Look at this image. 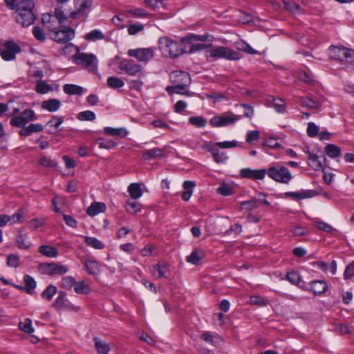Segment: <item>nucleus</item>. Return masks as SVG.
Wrapping results in <instances>:
<instances>
[{
  "label": "nucleus",
  "mask_w": 354,
  "mask_h": 354,
  "mask_svg": "<svg viewBox=\"0 0 354 354\" xmlns=\"http://www.w3.org/2000/svg\"><path fill=\"white\" fill-rule=\"evenodd\" d=\"M35 3L32 0H22L17 3L16 10V21L23 26H29L35 20V16L32 12Z\"/></svg>",
  "instance_id": "nucleus-1"
},
{
  "label": "nucleus",
  "mask_w": 354,
  "mask_h": 354,
  "mask_svg": "<svg viewBox=\"0 0 354 354\" xmlns=\"http://www.w3.org/2000/svg\"><path fill=\"white\" fill-rule=\"evenodd\" d=\"M66 17L61 7L55 9V14L46 13L42 15L41 21L43 25L48 30L50 35L62 27L65 24Z\"/></svg>",
  "instance_id": "nucleus-2"
},
{
  "label": "nucleus",
  "mask_w": 354,
  "mask_h": 354,
  "mask_svg": "<svg viewBox=\"0 0 354 354\" xmlns=\"http://www.w3.org/2000/svg\"><path fill=\"white\" fill-rule=\"evenodd\" d=\"M158 45L160 51L165 57L174 58L183 53V50L178 41L168 37H160L158 40Z\"/></svg>",
  "instance_id": "nucleus-3"
},
{
  "label": "nucleus",
  "mask_w": 354,
  "mask_h": 354,
  "mask_svg": "<svg viewBox=\"0 0 354 354\" xmlns=\"http://www.w3.org/2000/svg\"><path fill=\"white\" fill-rule=\"evenodd\" d=\"M207 57L214 59H225L228 60H238L241 58L239 53L225 46H218L211 48L206 51Z\"/></svg>",
  "instance_id": "nucleus-4"
},
{
  "label": "nucleus",
  "mask_w": 354,
  "mask_h": 354,
  "mask_svg": "<svg viewBox=\"0 0 354 354\" xmlns=\"http://www.w3.org/2000/svg\"><path fill=\"white\" fill-rule=\"evenodd\" d=\"M266 174L272 180L285 184L288 183L292 178L288 169L279 165L270 167L266 171Z\"/></svg>",
  "instance_id": "nucleus-5"
},
{
  "label": "nucleus",
  "mask_w": 354,
  "mask_h": 354,
  "mask_svg": "<svg viewBox=\"0 0 354 354\" xmlns=\"http://www.w3.org/2000/svg\"><path fill=\"white\" fill-rule=\"evenodd\" d=\"M36 120H37V117L35 111L32 109H27L17 116L10 118V124L14 127L21 128L26 126L29 122Z\"/></svg>",
  "instance_id": "nucleus-6"
},
{
  "label": "nucleus",
  "mask_w": 354,
  "mask_h": 354,
  "mask_svg": "<svg viewBox=\"0 0 354 354\" xmlns=\"http://www.w3.org/2000/svg\"><path fill=\"white\" fill-rule=\"evenodd\" d=\"M75 10L71 12L69 17L77 19L85 17L92 6V0H74Z\"/></svg>",
  "instance_id": "nucleus-7"
},
{
  "label": "nucleus",
  "mask_w": 354,
  "mask_h": 354,
  "mask_svg": "<svg viewBox=\"0 0 354 354\" xmlns=\"http://www.w3.org/2000/svg\"><path fill=\"white\" fill-rule=\"evenodd\" d=\"M329 55L335 60L348 61L354 57V50L345 46H331L329 48Z\"/></svg>",
  "instance_id": "nucleus-8"
},
{
  "label": "nucleus",
  "mask_w": 354,
  "mask_h": 354,
  "mask_svg": "<svg viewBox=\"0 0 354 354\" xmlns=\"http://www.w3.org/2000/svg\"><path fill=\"white\" fill-rule=\"evenodd\" d=\"M39 270L41 273L48 275L64 274L66 273L68 268L66 266L59 263L51 262L44 263L39 265Z\"/></svg>",
  "instance_id": "nucleus-9"
},
{
  "label": "nucleus",
  "mask_w": 354,
  "mask_h": 354,
  "mask_svg": "<svg viewBox=\"0 0 354 354\" xmlns=\"http://www.w3.org/2000/svg\"><path fill=\"white\" fill-rule=\"evenodd\" d=\"M128 55L137 59L140 62L147 64L154 56V49L153 48H139L136 49H129Z\"/></svg>",
  "instance_id": "nucleus-10"
},
{
  "label": "nucleus",
  "mask_w": 354,
  "mask_h": 354,
  "mask_svg": "<svg viewBox=\"0 0 354 354\" xmlns=\"http://www.w3.org/2000/svg\"><path fill=\"white\" fill-rule=\"evenodd\" d=\"M241 116L236 115L232 113L222 114L212 117L209 120V124L214 127H220L232 124L239 120Z\"/></svg>",
  "instance_id": "nucleus-11"
},
{
  "label": "nucleus",
  "mask_w": 354,
  "mask_h": 354,
  "mask_svg": "<svg viewBox=\"0 0 354 354\" xmlns=\"http://www.w3.org/2000/svg\"><path fill=\"white\" fill-rule=\"evenodd\" d=\"M75 62L78 65H83L90 71L97 69V58L93 54L77 53L75 57Z\"/></svg>",
  "instance_id": "nucleus-12"
},
{
  "label": "nucleus",
  "mask_w": 354,
  "mask_h": 354,
  "mask_svg": "<svg viewBox=\"0 0 354 354\" xmlns=\"http://www.w3.org/2000/svg\"><path fill=\"white\" fill-rule=\"evenodd\" d=\"M21 51L20 47L13 41H7L1 50V56L5 61H11L15 59L16 54Z\"/></svg>",
  "instance_id": "nucleus-13"
},
{
  "label": "nucleus",
  "mask_w": 354,
  "mask_h": 354,
  "mask_svg": "<svg viewBox=\"0 0 354 354\" xmlns=\"http://www.w3.org/2000/svg\"><path fill=\"white\" fill-rule=\"evenodd\" d=\"M75 36L74 30L71 28L59 30V28L50 34L51 38L59 44H66Z\"/></svg>",
  "instance_id": "nucleus-14"
},
{
  "label": "nucleus",
  "mask_w": 354,
  "mask_h": 354,
  "mask_svg": "<svg viewBox=\"0 0 354 354\" xmlns=\"http://www.w3.org/2000/svg\"><path fill=\"white\" fill-rule=\"evenodd\" d=\"M239 173L242 178H250L253 180H262L264 178L266 174V170L244 168L241 169Z\"/></svg>",
  "instance_id": "nucleus-15"
},
{
  "label": "nucleus",
  "mask_w": 354,
  "mask_h": 354,
  "mask_svg": "<svg viewBox=\"0 0 354 354\" xmlns=\"http://www.w3.org/2000/svg\"><path fill=\"white\" fill-rule=\"evenodd\" d=\"M121 70L132 76L141 77L144 75L142 67L140 64L134 63H121L119 66Z\"/></svg>",
  "instance_id": "nucleus-16"
},
{
  "label": "nucleus",
  "mask_w": 354,
  "mask_h": 354,
  "mask_svg": "<svg viewBox=\"0 0 354 354\" xmlns=\"http://www.w3.org/2000/svg\"><path fill=\"white\" fill-rule=\"evenodd\" d=\"M171 81L176 84H190L191 77L188 73L176 71L169 75Z\"/></svg>",
  "instance_id": "nucleus-17"
},
{
  "label": "nucleus",
  "mask_w": 354,
  "mask_h": 354,
  "mask_svg": "<svg viewBox=\"0 0 354 354\" xmlns=\"http://www.w3.org/2000/svg\"><path fill=\"white\" fill-rule=\"evenodd\" d=\"M16 243L19 249H28L31 246V242L28 239V235L23 228H20L16 236Z\"/></svg>",
  "instance_id": "nucleus-18"
},
{
  "label": "nucleus",
  "mask_w": 354,
  "mask_h": 354,
  "mask_svg": "<svg viewBox=\"0 0 354 354\" xmlns=\"http://www.w3.org/2000/svg\"><path fill=\"white\" fill-rule=\"evenodd\" d=\"M201 338L207 344L215 347H219L223 344V339L220 336L208 331L204 332L201 335Z\"/></svg>",
  "instance_id": "nucleus-19"
},
{
  "label": "nucleus",
  "mask_w": 354,
  "mask_h": 354,
  "mask_svg": "<svg viewBox=\"0 0 354 354\" xmlns=\"http://www.w3.org/2000/svg\"><path fill=\"white\" fill-rule=\"evenodd\" d=\"M169 265L165 262H159L153 266L151 270V274L156 278L167 277V273L169 272Z\"/></svg>",
  "instance_id": "nucleus-20"
},
{
  "label": "nucleus",
  "mask_w": 354,
  "mask_h": 354,
  "mask_svg": "<svg viewBox=\"0 0 354 354\" xmlns=\"http://www.w3.org/2000/svg\"><path fill=\"white\" fill-rule=\"evenodd\" d=\"M297 102L299 103L303 107L313 109L319 108L323 104V100H315L308 97H299Z\"/></svg>",
  "instance_id": "nucleus-21"
},
{
  "label": "nucleus",
  "mask_w": 354,
  "mask_h": 354,
  "mask_svg": "<svg viewBox=\"0 0 354 354\" xmlns=\"http://www.w3.org/2000/svg\"><path fill=\"white\" fill-rule=\"evenodd\" d=\"M308 153V165L315 171L323 169L324 164L321 159L322 158L324 160H325L326 158L324 156L322 157H319L311 152H309Z\"/></svg>",
  "instance_id": "nucleus-22"
},
{
  "label": "nucleus",
  "mask_w": 354,
  "mask_h": 354,
  "mask_svg": "<svg viewBox=\"0 0 354 354\" xmlns=\"http://www.w3.org/2000/svg\"><path fill=\"white\" fill-rule=\"evenodd\" d=\"M19 134L21 136L26 137L31 135L32 133L41 132L43 131V126L41 124H30L28 126L21 127Z\"/></svg>",
  "instance_id": "nucleus-23"
},
{
  "label": "nucleus",
  "mask_w": 354,
  "mask_h": 354,
  "mask_svg": "<svg viewBox=\"0 0 354 354\" xmlns=\"http://www.w3.org/2000/svg\"><path fill=\"white\" fill-rule=\"evenodd\" d=\"M53 306L58 310L69 308V301L66 299V294L64 292L60 291Z\"/></svg>",
  "instance_id": "nucleus-24"
},
{
  "label": "nucleus",
  "mask_w": 354,
  "mask_h": 354,
  "mask_svg": "<svg viewBox=\"0 0 354 354\" xmlns=\"http://www.w3.org/2000/svg\"><path fill=\"white\" fill-rule=\"evenodd\" d=\"M41 106L49 112H55L59 109L61 102L57 99H50L43 101Z\"/></svg>",
  "instance_id": "nucleus-25"
},
{
  "label": "nucleus",
  "mask_w": 354,
  "mask_h": 354,
  "mask_svg": "<svg viewBox=\"0 0 354 354\" xmlns=\"http://www.w3.org/2000/svg\"><path fill=\"white\" fill-rule=\"evenodd\" d=\"M84 267L87 273L92 276H97L100 272V265L95 260H87L84 262Z\"/></svg>",
  "instance_id": "nucleus-26"
},
{
  "label": "nucleus",
  "mask_w": 354,
  "mask_h": 354,
  "mask_svg": "<svg viewBox=\"0 0 354 354\" xmlns=\"http://www.w3.org/2000/svg\"><path fill=\"white\" fill-rule=\"evenodd\" d=\"M106 210V205L104 203H93L86 210L88 215L95 216L97 214L104 212Z\"/></svg>",
  "instance_id": "nucleus-27"
},
{
  "label": "nucleus",
  "mask_w": 354,
  "mask_h": 354,
  "mask_svg": "<svg viewBox=\"0 0 354 354\" xmlns=\"http://www.w3.org/2000/svg\"><path fill=\"white\" fill-rule=\"evenodd\" d=\"M104 132L107 135L118 136L119 138H125L128 135V131L124 127L113 128L106 127L104 128Z\"/></svg>",
  "instance_id": "nucleus-28"
},
{
  "label": "nucleus",
  "mask_w": 354,
  "mask_h": 354,
  "mask_svg": "<svg viewBox=\"0 0 354 354\" xmlns=\"http://www.w3.org/2000/svg\"><path fill=\"white\" fill-rule=\"evenodd\" d=\"M286 196L292 197L295 199H304L312 198L315 195V192L313 190H304L300 192H290L285 194Z\"/></svg>",
  "instance_id": "nucleus-29"
},
{
  "label": "nucleus",
  "mask_w": 354,
  "mask_h": 354,
  "mask_svg": "<svg viewBox=\"0 0 354 354\" xmlns=\"http://www.w3.org/2000/svg\"><path fill=\"white\" fill-rule=\"evenodd\" d=\"M94 345L97 352L99 354H108L110 351V345L106 342L101 340L98 337H94Z\"/></svg>",
  "instance_id": "nucleus-30"
},
{
  "label": "nucleus",
  "mask_w": 354,
  "mask_h": 354,
  "mask_svg": "<svg viewBox=\"0 0 354 354\" xmlns=\"http://www.w3.org/2000/svg\"><path fill=\"white\" fill-rule=\"evenodd\" d=\"M310 290L315 295H319L327 290V285L323 281H314L310 283Z\"/></svg>",
  "instance_id": "nucleus-31"
},
{
  "label": "nucleus",
  "mask_w": 354,
  "mask_h": 354,
  "mask_svg": "<svg viewBox=\"0 0 354 354\" xmlns=\"http://www.w3.org/2000/svg\"><path fill=\"white\" fill-rule=\"evenodd\" d=\"M39 252L47 257H57L59 254L58 250L50 245H41L39 248Z\"/></svg>",
  "instance_id": "nucleus-32"
},
{
  "label": "nucleus",
  "mask_w": 354,
  "mask_h": 354,
  "mask_svg": "<svg viewBox=\"0 0 354 354\" xmlns=\"http://www.w3.org/2000/svg\"><path fill=\"white\" fill-rule=\"evenodd\" d=\"M268 102L272 103L273 107L278 113H284L286 110V104L281 98L270 97V99L268 100Z\"/></svg>",
  "instance_id": "nucleus-33"
},
{
  "label": "nucleus",
  "mask_w": 354,
  "mask_h": 354,
  "mask_svg": "<svg viewBox=\"0 0 354 354\" xmlns=\"http://www.w3.org/2000/svg\"><path fill=\"white\" fill-rule=\"evenodd\" d=\"M63 116H53L52 119L50 120L46 124V125L50 127V129H49V132L51 133H54L55 131H57L59 128L60 125L63 123Z\"/></svg>",
  "instance_id": "nucleus-34"
},
{
  "label": "nucleus",
  "mask_w": 354,
  "mask_h": 354,
  "mask_svg": "<svg viewBox=\"0 0 354 354\" xmlns=\"http://www.w3.org/2000/svg\"><path fill=\"white\" fill-rule=\"evenodd\" d=\"M74 290L77 294L88 295L91 292L90 286L84 281H76Z\"/></svg>",
  "instance_id": "nucleus-35"
},
{
  "label": "nucleus",
  "mask_w": 354,
  "mask_h": 354,
  "mask_svg": "<svg viewBox=\"0 0 354 354\" xmlns=\"http://www.w3.org/2000/svg\"><path fill=\"white\" fill-rule=\"evenodd\" d=\"M64 91L68 95H82L84 91V88L82 86L67 84L64 86Z\"/></svg>",
  "instance_id": "nucleus-36"
},
{
  "label": "nucleus",
  "mask_w": 354,
  "mask_h": 354,
  "mask_svg": "<svg viewBox=\"0 0 354 354\" xmlns=\"http://www.w3.org/2000/svg\"><path fill=\"white\" fill-rule=\"evenodd\" d=\"M162 150L160 148H153L143 151L142 158L146 160H149L154 158L162 156Z\"/></svg>",
  "instance_id": "nucleus-37"
},
{
  "label": "nucleus",
  "mask_w": 354,
  "mask_h": 354,
  "mask_svg": "<svg viewBox=\"0 0 354 354\" xmlns=\"http://www.w3.org/2000/svg\"><path fill=\"white\" fill-rule=\"evenodd\" d=\"M208 35H197L194 34H189L185 37H183L181 40L184 43L186 44H192V42L201 41H205L207 40Z\"/></svg>",
  "instance_id": "nucleus-38"
},
{
  "label": "nucleus",
  "mask_w": 354,
  "mask_h": 354,
  "mask_svg": "<svg viewBox=\"0 0 354 354\" xmlns=\"http://www.w3.org/2000/svg\"><path fill=\"white\" fill-rule=\"evenodd\" d=\"M128 192L133 199H138L142 195V191L138 183H131L128 187Z\"/></svg>",
  "instance_id": "nucleus-39"
},
{
  "label": "nucleus",
  "mask_w": 354,
  "mask_h": 354,
  "mask_svg": "<svg viewBox=\"0 0 354 354\" xmlns=\"http://www.w3.org/2000/svg\"><path fill=\"white\" fill-rule=\"evenodd\" d=\"M126 210L130 214H136L141 210V204L137 201L128 200L126 203Z\"/></svg>",
  "instance_id": "nucleus-40"
},
{
  "label": "nucleus",
  "mask_w": 354,
  "mask_h": 354,
  "mask_svg": "<svg viewBox=\"0 0 354 354\" xmlns=\"http://www.w3.org/2000/svg\"><path fill=\"white\" fill-rule=\"evenodd\" d=\"M127 13L134 15L138 18H149L150 15L144 9L140 8L130 7L127 9Z\"/></svg>",
  "instance_id": "nucleus-41"
},
{
  "label": "nucleus",
  "mask_w": 354,
  "mask_h": 354,
  "mask_svg": "<svg viewBox=\"0 0 354 354\" xmlns=\"http://www.w3.org/2000/svg\"><path fill=\"white\" fill-rule=\"evenodd\" d=\"M203 258L202 251L196 250H194L189 255L186 257V261L192 264L196 265Z\"/></svg>",
  "instance_id": "nucleus-42"
},
{
  "label": "nucleus",
  "mask_w": 354,
  "mask_h": 354,
  "mask_svg": "<svg viewBox=\"0 0 354 354\" xmlns=\"http://www.w3.org/2000/svg\"><path fill=\"white\" fill-rule=\"evenodd\" d=\"M236 47L238 50L250 55H256L258 52L252 48L248 43L243 40L236 42Z\"/></svg>",
  "instance_id": "nucleus-43"
},
{
  "label": "nucleus",
  "mask_w": 354,
  "mask_h": 354,
  "mask_svg": "<svg viewBox=\"0 0 354 354\" xmlns=\"http://www.w3.org/2000/svg\"><path fill=\"white\" fill-rule=\"evenodd\" d=\"M325 152L329 157L335 158L340 156L341 149L335 145L328 144L325 148Z\"/></svg>",
  "instance_id": "nucleus-44"
},
{
  "label": "nucleus",
  "mask_w": 354,
  "mask_h": 354,
  "mask_svg": "<svg viewBox=\"0 0 354 354\" xmlns=\"http://www.w3.org/2000/svg\"><path fill=\"white\" fill-rule=\"evenodd\" d=\"M57 288L54 285H49L47 288L41 292V296L44 299L50 301L53 296L56 294Z\"/></svg>",
  "instance_id": "nucleus-45"
},
{
  "label": "nucleus",
  "mask_w": 354,
  "mask_h": 354,
  "mask_svg": "<svg viewBox=\"0 0 354 354\" xmlns=\"http://www.w3.org/2000/svg\"><path fill=\"white\" fill-rule=\"evenodd\" d=\"M85 243L88 245L97 250H102L104 245L97 239L95 237H84Z\"/></svg>",
  "instance_id": "nucleus-46"
},
{
  "label": "nucleus",
  "mask_w": 354,
  "mask_h": 354,
  "mask_svg": "<svg viewBox=\"0 0 354 354\" xmlns=\"http://www.w3.org/2000/svg\"><path fill=\"white\" fill-rule=\"evenodd\" d=\"M216 147H217L211 150L214 160L217 163L225 161L227 159L226 153L225 152H221Z\"/></svg>",
  "instance_id": "nucleus-47"
},
{
  "label": "nucleus",
  "mask_w": 354,
  "mask_h": 354,
  "mask_svg": "<svg viewBox=\"0 0 354 354\" xmlns=\"http://www.w3.org/2000/svg\"><path fill=\"white\" fill-rule=\"evenodd\" d=\"M249 303L251 305H257L259 306H266L268 304V300L265 297L254 295L251 296L249 299Z\"/></svg>",
  "instance_id": "nucleus-48"
},
{
  "label": "nucleus",
  "mask_w": 354,
  "mask_h": 354,
  "mask_svg": "<svg viewBox=\"0 0 354 354\" xmlns=\"http://www.w3.org/2000/svg\"><path fill=\"white\" fill-rule=\"evenodd\" d=\"M24 281L25 283V290L27 293H31L32 290L36 287V281L30 275H25L24 277Z\"/></svg>",
  "instance_id": "nucleus-49"
},
{
  "label": "nucleus",
  "mask_w": 354,
  "mask_h": 354,
  "mask_svg": "<svg viewBox=\"0 0 354 354\" xmlns=\"http://www.w3.org/2000/svg\"><path fill=\"white\" fill-rule=\"evenodd\" d=\"M189 122L196 127L202 128L206 125L207 120L201 116H192L189 118Z\"/></svg>",
  "instance_id": "nucleus-50"
},
{
  "label": "nucleus",
  "mask_w": 354,
  "mask_h": 354,
  "mask_svg": "<svg viewBox=\"0 0 354 354\" xmlns=\"http://www.w3.org/2000/svg\"><path fill=\"white\" fill-rule=\"evenodd\" d=\"M107 84L109 87L112 88H120L124 86V82L116 77H109L107 79Z\"/></svg>",
  "instance_id": "nucleus-51"
},
{
  "label": "nucleus",
  "mask_w": 354,
  "mask_h": 354,
  "mask_svg": "<svg viewBox=\"0 0 354 354\" xmlns=\"http://www.w3.org/2000/svg\"><path fill=\"white\" fill-rule=\"evenodd\" d=\"M283 3L285 8L294 14L300 13L301 12V7L295 2L284 1Z\"/></svg>",
  "instance_id": "nucleus-52"
},
{
  "label": "nucleus",
  "mask_w": 354,
  "mask_h": 354,
  "mask_svg": "<svg viewBox=\"0 0 354 354\" xmlns=\"http://www.w3.org/2000/svg\"><path fill=\"white\" fill-rule=\"evenodd\" d=\"M39 165L43 167L49 168H56L58 165L57 162L47 156H42L38 160Z\"/></svg>",
  "instance_id": "nucleus-53"
},
{
  "label": "nucleus",
  "mask_w": 354,
  "mask_h": 354,
  "mask_svg": "<svg viewBox=\"0 0 354 354\" xmlns=\"http://www.w3.org/2000/svg\"><path fill=\"white\" fill-rule=\"evenodd\" d=\"M52 88L50 84L45 81H39L36 85V91L40 94H46L51 91Z\"/></svg>",
  "instance_id": "nucleus-54"
},
{
  "label": "nucleus",
  "mask_w": 354,
  "mask_h": 354,
  "mask_svg": "<svg viewBox=\"0 0 354 354\" xmlns=\"http://www.w3.org/2000/svg\"><path fill=\"white\" fill-rule=\"evenodd\" d=\"M257 201L256 199L242 202L240 205V209L241 210L252 211L257 208Z\"/></svg>",
  "instance_id": "nucleus-55"
},
{
  "label": "nucleus",
  "mask_w": 354,
  "mask_h": 354,
  "mask_svg": "<svg viewBox=\"0 0 354 354\" xmlns=\"http://www.w3.org/2000/svg\"><path fill=\"white\" fill-rule=\"evenodd\" d=\"M19 326V328L25 333H32L34 332L31 319L29 318H26L23 322H20Z\"/></svg>",
  "instance_id": "nucleus-56"
},
{
  "label": "nucleus",
  "mask_w": 354,
  "mask_h": 354,
  "mask_svg": "<svg viewBox=\"0 0 354 354\" xmlns=\"http://www.w3.org/2000/svg\"><path fill=\"white\" fill-rule=\"evenodd\" d=\"M77 118L82 121H93L95 119V114L91 111H84L78 113Z\"/></svg>",
  "instance_id": "nucleus-57"
},
{
  "label": "nucleus",
  "mask_w": 354,
  "mask_h": 354,
  "mask_svg": "<svg viewBox=\"0 0 354 354\" xmlns=\"http://www.w3.org/2000/svg\"><path fill=\"white\" fill-rule=\"evenodd\" d=\"M75 279L71 276L64 277L62 279L61 286L63 288L71 289L72 287H75Z\"/></svg>",
  "instance_id": "nucleus-58"
},
{
  "label": "nucleus",
  "mask_w": 354,
  "mask_h": 354,
  "mask_svg": "<svg viewBox=\"0 0 354 354\" xmlns=\"http://www.w3.org/2000/svg\"><path fill=\"white\" fill-rule=\"evenodd\" d=\"M104 38V35L100 30H93L86 35V39L91 41H95Z\"/></svg>",
  "instance_id": "nucleus-59"
},
{
  "label": "nucleus",
  "mask_w": 354,
  "mask_h": 354,
  "mask_svg": "<svg viewBox=\"0 0 354 354\" xmlns=\"http://www.w3.org/2000/svg\"><path fill=\"white\" fill-rule=\"evenodd\" d=\"M217 192L225 196H230L232 194V187L230 185L223 183L217 189Z\"/></svg>",
  "instance_id": "nucleus-60"
},
{
  "label": "nucleus",
  "mask_w": 354,
  "mask_h": 354,
  "mask_svg": "<svg viewBox=\"0 0 354 354\" xmlns=\"http://www.w3.org/2000/svg\"><path fill=\"white\" fill-rule=\"evenodd\" d=\"M144 30V26L139 23L132 24L128 28V33L130 35H135Z\"/></svg>",
  "instance_id": "nucleus-61"
},
{
  "label": "nucleus",
  "mask_w": 354,
  "mask_h": 354,
  "mask_svg": "<svg viewBox=\"0 0 354 354\" xmlns=\"http://www.w3.org/2000/svg\"><path fill=\"white\" fill-rule=\"evenodd\" d=\"M315 226L319 230H323L326 232H331L333 230V227L330 225L322 221H315Z\"/></svg>",
  "instance_id": "nucleus-62"
},
{
  "label": "nucleus",
  "mask_w": 354,
  "mask_h": 354,
  "mask_svg": "<svg viewBox=\"0 0 354 354\" xmlns=\"http://www.w3.org/2000/svg\"><path fill=\"white\" fill-rule=\"evenodd\" d=\"M287 279L292 284L299 285L300 282V276L299 274L294 271L288 272L287 273Z\"/></svg>",
  "instance_id": "nucleus-63"
},
{
  "label": "nucleus",
  "mask_w": 354,
  "mask_h": 354,
  "mask_svg": "<svg viewBox=\"0 0 354 354\" xmlns=\"http://www.w3.org/2000/svg\"><path fill=\"white\" fill-rule=\"evenodd\" d=\"M344 277L345 279H349L354 277V263L348 265L344 270Z\"/></svg>",
  "instance_id": "nucleus-64"
}]
</instances>
